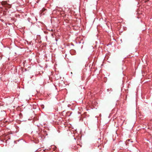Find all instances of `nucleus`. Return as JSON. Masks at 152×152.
<instances>
[{
  "label": "nucleus",
  "mask_w": 152,
  "mask_h": 152,
  "mask_svg": "<svg viewBox=\"0 0 152 152\" xmlns=\"http://www.w3.org/2000/svg\"><path fill=\"white\" fill-rule=\"evenodd\" d=\"M142 76H144V75H142Z\"/></svg>",
  "instance_id": "obj_4"
},
{
  "label": "nucleus",
  "mask_w": 152,
  "mask_h": 152,
  "mask_svg": "<svg viewBox=\"0 0 152 152\" xmlns=\"http://www.w3.org/2000/svg\"><path fill=\"white\" fill-rule=\"evenodd\" d=\"M55 40H56V41H57V40L56 39Z\"/></svg>",
  "instance_id": "obj_2"
},
{
  "label": "nucleus",
  "mask_w": 152,
  "mask_h": 152,
  "mask_svg": "<svg viewBox=\"0 0 152 152\" xmlns=\"http://www.w3.org/2000/svg\"><path fill=\"white\" fill-rule=\"evenodd\" d=\"M49 78L50 80H52L51 79V77H49Z\"/></svg>",
  "instance_id": "obj_1"
},
{
  "label": "nucleus",
  "mask_w": 152,
  "mask_h": 152,
  "mask_svg": "<svg viewBox=\"0 0 152 152\" xmlns=\"http://www.w3.org/2000/svg\"><path fill=\"white\" fill-rule=\"evenodd\" d=\"M123 75H125L123 73Z\"/></svg>",
  "instance_id": "obj_3"
}]
</instances>
